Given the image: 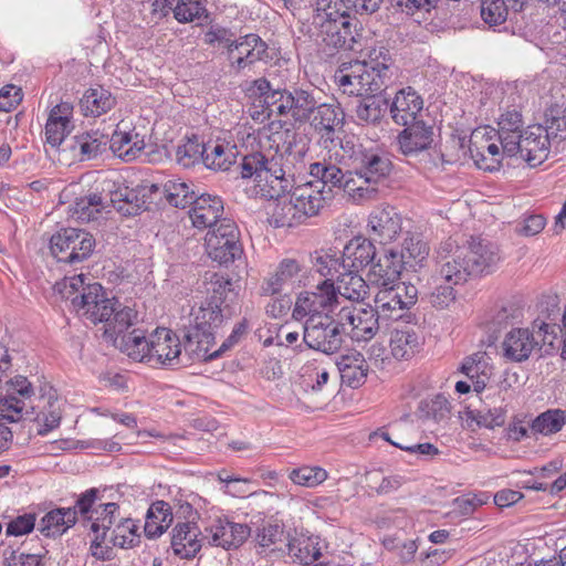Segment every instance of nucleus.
<instances>
[{
  "label": "nucleus",
  "mask_w": 566,
  "mask_h": 566,
  "mask_svg": "<svg viewBox=\"0 0 566 566\" xmlns=\"http://www.w3.org/2000/svg\"><path fill=\"white\" fill-rule=\"evenodd\" d=\"M296 138V133L286 130L283 144L274 151H252L241 158V177L252 179L262 198H277L292 190L295 175L305 169L306 148Z\"/></svg>",
  "instance_id": "nucleus-1"
},
{
  "label": "nucleus",
  "mask_w": 566,
  "mask_h": 566,
  "mask_svg": "<svg viewBox=\"0 0 566 566\" xmlns=\"http://www.w3.org/2000/svg\"><path fill=\"white\" fill-rule=\"evenodd\" d=\"M101 501H96L91 518L90 530L95 534L91 542L90 551L98 560L112 558V547L103 546L111 531L109 542L122 549H130L139 546L142 535L137 521L120 515L119 505L115 502H105V490Z\"/></svg>",
  "instance_id": "nucleus-2"
},
{
  "label": "nucleus",
  "mask_w": 566,
  "mask_h": 566,
  "mask_svg": "<svg viewBox=\"0 0 566 566\" xmlns=\"http://www.w3.org/2000/svg\"><path fill=\"white\" fill-rule=\"evenodd\" d=\"M250 91L260 99L268 116L289 117L300 125L311 120L319 95L315 87H280L265 77L254 80Z\"/></svg>",
  "instance_id": "nucleus-3"
},
{
  "label": "nucleus",
  "mask_w": 566,
  "mask_h": 566,
  "mask_svg": "<svg viewBox=\"0 0 566 566\" xmlns=\"http://www.w3.org/2000/svg\"><path fill=\"white\" fill-rule=\"evenodd\" d=\"M350 15L331 0H316L313 24L321 50L333 56L340 51H355L360 34Z\"/></svg>",
  "instance_id": "nucleus-4"
},
{
  "label": "nucleus",
  "mask_w": 566,
  "mask_h": 566,
  "mask_svg": "<svg viewBox=\"0 0 566 566\" xmlns=\"http://www.w3.org/2000/svg\"><path fill=\"white\" fill-rule=\"evenodd\" d=\"M349 166L348 179L345 180V192L358 201L376 198L378 185L392 170V163L388 156L374 148L355 153L354 161Z\"/></svg>",
  "instance_id": "nucleus-5"
},
{
  "label": "nucleus",
  "mask_w": 566,
  "mask_h": 566,
  "mask_svg": "<svg viewBox=\"0 0 566 566\" xmlns=\"http://www.w3.org/2000/svg\"><path fill=\"white\" fill-rule=\"evenodd\" d=\"M234 308L219 307L216 304L200 302L191 310V324L185 335V356L190 360L207 361L214 345L217 329L230 319Z\"/></svg>",
  "instance_id": "nucleus-6"
},
{
  "label": "nucleus",
  "mask_w": 566,
  "mask_h": 566,
  "mask_svg": "<svg viewBox=\"0 0 566 566\" xmlns=\"http://www.w3.org/2000/svg\"><path fill=\"white\" fill-rule=\"evenodd\" d=\"M559 334L564 345V325L559 326L536 318L532 323V328H513L506 334L502 343L503 355L511 361L522 363L528 359L534 350H541L543 346L554 348Z\"/></svg>",
  "instance_id": "nucleus-7"
},
{
  "label": "nucleus",
  "mask_w": 566,
  "mask_h": 566,
  "mask_svg": "<svg viewBox=\"0 0 566 566\" xmlns=\"http://www.w3.org/2000/svg\"><path fill=\"white\" fill-rule=\"evenodd\" d=\"M103 491L91 488L81 493L71 507H55L50 510L40 521L38 531L48 538L61 537L66 531L73 527L81 515L85 521L91 522L96 501H101Z\"/></svg>",
  "instance_id": "nucleus-8"
},
{
  "label": "nucleus",
  "mask_w": 566,
  "mask_h": 566,
  "mask_svg": "<svg viewBox=\"0 0 566 566\" xmlns=\"http://www.w3.org/2000/svg\"><path fill=\"white\" fill-rule=\"evenodd\" d=\"M336 308V296L333 279L321 280L312 290L300 292L293 304L292 318L310 322L324 315H331Z\"/></svg>",
  "instance_id": "nucleus-9"
},
{
  "label": "nucleus",
  "mask_w": 566,
  "mask_h": 566,
  "mask_svg": "<svg viewBox=\"0 0 566 566\" xmlns=\"http://www.w3.org/2000/svg\"><path fill=\"white\" fill-rule=\"evenodd\" d=\"M96 242L93 234L77 228H63L50 239V250L57 262L70 265L78 264L87 260Z\"/></svg>",
  "instance_id": "nucleus-10"
},
{
  "label": "nucleus",
  "mask_w": 566,
  "mask_h": 566,
  "mask_svg": "<svg viewBox=\"0 0 566 566\" xmlns=\"http://www.w3.org/2000/svg\"><path fill=\"white\" fill-rule=\"evenodd\" d=\"M345 328L340 316L324 315L303 324V342L311 349L326 355L337 353L344 344Z\"/></svg>",
  "instance_id": "nucleus-11"
},
{
  "label": "nucleus",
  "mask_w": 566,
  "mask_h": 566,
  "mask_svg": "<svg viewBox=\"0 0 566 566\" xmlns=\"http://www.w3.org/2000/svg\"><path fill=\"white\" fill-rule=\"evenodd\" d=\"M248 527L256 552L275 557H285L286 551L280 545L287 539L285 525L275 516H266L261 512L251 515Z\"/></svg>",
  "instance_id": "nucleus-12"
},
{
  "label": "nucleus",
  "mask_w": 566,
  "mask_h": 566,
  "mask_svg": "<svg viewBox=\"0 0 566 566\" xmlns=\"http://www.w3.org/2000/svg\"><path fill=\"white\" fill-rule=\"evenodd\" d=\"M240 232L237 224L230 219L222 221L206 235V250L208 255L219 264H229L240 259L243 249L239 241Z\"/></svg>",
  "instance_id": "nucleus-13"
},
{
  "label": "nucleus",
  "mask_w": 566,
  "mask_h": 566,
  "mask_svg": "<svg viewBox=\"0 0 566 566\" xmlns=\"http://www.w3.org/2000/svg\"><path fill=\"white\" fill-rule=\"evenodd\" d=\"M437 253L439 276L436 281L441 280L446 283L459 285L465 283L469 276L474 275L470 262H468L467 250L451 239L442 242Z\"/></svg>",
  "instance_id": "nucleus-14"
},
{
  "label": "nucleus",
  "mask_w": 566,
  "mask_h": 566,
  "mask_svg": "<svg viewBox=\"0 0 566 566\" xmlns=\"http://www.w3.org/2000/svg\"><path fill=\"white\" fill-rule=\"evenodd\" d=\"M560 143L557 135L551 134V125L546 120V126H530L518 138L517 155L531 167H536L547 159L551 148L558 149Z\"/></svg>",
  "instance_id": "nucleus-15"
},
{
  "label": "nucleus",
  "mask_w": 566,
  "mask_h": 566,
  "mask_svg": "<svg viewBox=\"0 0 566 566\" xmlns=\"http://www.w3.org/2000/svg\"><path fill=\"white\" fill-rule=\"evenodd\" d=\"M228 60L231 70L240 73L256 62L268 63L273 60V55L269 51L268 43L260 35L249 33L229 43Z\"/></svg>",
  "instance_id": "nucleus-16"
},
{
  "label": "nucleus",
  "mask_w": 566,
  "mask_h": 566,
  "mask_svg": "<svg viewBox=\"0 0 566 566\" xmlns=\"http://www.w3.org/2000/svg\"><path fill=\"white\" fill-rule=\"evenodd\" d=\"M250 536L248 524L234 523L227 516H217L205 526L207 545L226 551L239 548Z\"/></svg>",
  "instance_id": "nucleus-17"
},
{
  "label": "nucleus",
  "mask_w": 566,
  "mask_h": 566,
  "mask_svg": "<svg viewBox=\"0 0 566 566\" xmlns=\"http://www.w3.org/2000/svg\"><path fill=\"white\" fill-rule=\"evenodd\" d=\"M344 328L349 326L352 337L356 340H369L378 333L382 319L376 307L367 304L365 306H343L337 313Z\"/></svg>",
  "instance_id": "nucleus-18"
},
{
  "label": "nucleus",
  "mask_w": 566,
  "mask_h": 566,
  "mask_svg": "<svg viewBox=\"0 0 566 566\" xmlns=\"http://www.w3.org/2000/svg\"><path fill=\"white\" fill-rule=\"evenodd\" d=\"M148 352L146 360L154 366L174 368L184 364L181 343L177 335L167 328H157L150 335Z\"/></svg>",
  "instance_id": "nucleus-19"
},
{
  "label": "nucleus",
  "mask_w": 566,
  "mask_h": 566,
  "mask_svg": "<svg viewBox=\"0 0 566 566\" xmlns=\"http://www.w3.org/2000/svg\"><path fill=\"white\" fill-rule=\"evenodd\" d=\"M390 59L384 57V61L371 60L355 61L353 63L354 73L361 82L363 88L366 94L376 95L384 92L392 82L395 77V70L391 63H387Z\"/></svg>",
  "instance_id": "nucleus-20"
},
{
  "label": "nucleus",
  "mask_w": 566,
  "mask_h": 566,
  "mask_svg": "<svg viewBox=\"0 0 566 566\" xmlns=\"http://www.w3.org/2000/svg\"><path fill=\"white\" fill-rule=\"evenodd\" d=\"M367 229L380 244L391 243L402 232V217L392 206L376 207L369 213Z\"/></svg>",
  "instance_id": "nucleus-21"
},
{
  "label": "nucleus",
  "mask_w": 566,
  "mask_h": 566,
  "mask_svg": "<svg viewBox=\"0 0 566 566\" xmlns=\"http://www.w3.org/2000/svg\"><path fill=\"white\" fill-rule=\"evenodd\" d=\"M207 544L205 530L201 531L196 521L178 522L171 530L170 546L181 559H192Z\"/></svg>",
  "instance_id": "nucleus-22"
},
{
  "label": "nucleus",
  "mask_w": 566,
  "mask_h": 566,
  "mask_svg": "<svg viewBox=\"0 0 566 566\" xmlns=\"http://www.w3.org/2000/svg\"><path fill=\"white\" fill-rule=\"evenodd\" d=\"M80 307L76 311L93 324L108 321L115 311L117 300L109 298L106 291L99 283H92L87 286V292L80 301Z\"/></svg>",
  "instance_id": "nucleus-23"
},
{
  "label": "nucleus",
  "mask_w": 566,
  "mask_h": 566,
  "mask_svg": "<svg viewBox=\"0 0 566 566\" xmlns=\"http://www.w3.org/2000/svg\"><path fill=\"white\" fill-rule=\"evenodd\" d=\"M402 269V260L398 258V251L394 248L386 249L369 266L367 281L378 289L395 286L400 280Z\"/></svg>",
  "instance_id": "nucleus-24"
},
{
  "label": "nucleus",
  "mask_w": 566,
  "mask_h": 566,
  "mask_svg": "<svg viewBox=\"0 0 566 566\" xmlns=\"http://www.w3.org/2000/svg\"><path fill=\"white\" fill-rule=\"evenodd\" d=\"M306 268L295 259H283L275 273L262 286L268 295L280 294L285 287L305 285Z\"/></svg>",
  "instance_id": "nucleus-25"
},
{
  "label": "nucleus",
  "mask_w": 566,
  "mask_h": 566,
  "mask_svg": "<svg viewBox=\"0 0 566 566\" xmlns=\"http://www.w3.org/2000/svg\"><path fill=\"white\" fill-rule=\"evenodd\" d=\"M405 128L397 136L399 151L412 157L428 150L433 143V126L424 120L402 125Z\"/></svg>",
  "instance_id": "nucleus-26"
},
{
  "label": "nucleus",
  "mask_w": 566,
  "mask_h": 566,
  "mask_svg": "<svg viewBox=\"0 0 566 566\" xmlns=\"http://www.w3.org/2000/svg\"><path fill=\"white\" fill-rule=\"evenodd\" d=\"M343 122L344 112L339 104L324 102L319 94L314 112L311 115V120H308L307 124H310L315 132L321 134L324 144L328 142L334 143L336 127L343 125ZM325 147H327V145H325Z\"/></svg>",
  "instance_id": "nucleus-27"
},
{
  "label": "nucleus",
  "mask_w": 566,
  "mask_h": 566,
  "mask_svg": "<svg viewBox=\"0 0 566 566\" xmlns=\"http://www.w3.org/2000/svg\"><path fill=\"white\" fill-rule=\"evenodd\" d=\"M422 108L423 99L411 86L399 90L388 106L392 120L400 126L422 120Z\"/></svg>",
  "instance_id": "nucleus-28"
},
{
  "label": "nucleus",
  "mask_w": 566,
  "mask_h": 566,
  "mask_svg": "<svg viewBox=\"0 0 566 566\" xmlns=\"http://www.w3.org/2000/svg\"><path fill=\"white\" fill-rule=\"evenodd\" d=\"M461 248L467 250L474 275L493 272L501 259L497 245L481 237H471L468 244Z\"/></svg>",
  "instance_id": "nucleus-29"
},
{
  "label": "nucleus",
  "mask_w": 566,
  "mask_h": 566,
  "mask_svg": "<svg viewBox=\"0 0 566 566\" xmlns=\"http://www.w3.org/2000/svg\"><path fill=\"white\" fill-rule=\"evenodd\" d=\"M72 113L73 105L69 102H61L51 109L45 124V139L51 147H63L62 151L67 150L66 144L69 140H66V136L73 128L71 124Z\"/></svg>",
  "instance_id": "nucleus-30"
},
{
  "label": "nucleus",
  "mask_w": 566,
  "mask_h": 566,
  "mask_svg": "<svg viewBox=\"0 0 566 566\" xmlns=\"http://www.w3.org/2000/svg\"><path fill=\"white\" fill-rule=\"evenodd\" d=\"M223 202L220 197L209 193H198L191 202L190 218L198 229L217 228L222 221Z\"/></svg>",
  "instance_id": "nucleus-31"
},
{
  "label": "nucleus",
  "mask_w": 566,
  "mask_h": 566,
  "mask_svg": "<svg viewBox=\"0 0 566 566\" xmlns=\"http://www.w3.org/2000/svg\"><path fill=\"white\" fill-rule=\"evenodd\" d=\"M497 126L496 134L503 153L509 157L517 156L518 138L525 132L521 112L516 107L505 109L499 117Z\"/></svg>",
  "instance_id": "nucleus-32"
},
{
  "label": "nucleus",
  "mask_w": 566,
  "mask_h": 566,
  "mask_svg": "<svg viewBox=\"0 0 566 566\" xmlns=\"http://www.w3.org/2000/svg\"><path fill=\"white\" fill-rule=\"evenodd\" d=\"M108 143L109 136L96 129L73 136L66 148L72 151L73 159L85 161L103 155Z\"/></svg>",
  "instance_id": "nucleus-33"
},
{
  "label": "nucleus",
  "mask_w": 566,
  "mask_h": 566,
  "mask_svg": "<svg viewBox=\"0 0 566 566\" xmlns=\"http://www.w3.org/2000/svg\"><path fill=\"white\" fill-rule=\"evenodd\" d=\"M373 240L363 235L349 240L342 253L345 270L359 272L371 265L378 255Z\"/></svg>",
  "instance_id": "nucleus-34"
},
{
  "label": "nucleus",
  "mask_w": 566,
  "mask_h": 566,
  "mask_svg": "<svg viewBox=\"0 0 566 566\" xmlns=\"http://www.w3.org/2000/svg\"><path fill=\"white\" fill-rule=\"evenodd\" d=\"M342 382L352 388H358L365 384L369 365L364 355L357 350L342 355L336 361Z\"/></svg>",
  "instance_id": "nucleus-35"
},
{
  "label": "nucleus",
  "mask_w": 566,
  "mask_h": 566,
  "mask_svg": "<svg viewBox=\"0 0 566 566\" xmlns=\"http://www.w3.org/2000/svg\"><path fill=\"white\" fill-rule=\"evenodd\" d=\"M207 293L202 302L216 304L219 307L233 308L232 304L237 297L232 280L217 272H207L203 281Z\"/></svg>",
  "instance_id": "nucleus-36"
},
{
  "label": "nucleus",
  "mask_w": 566,
  "mask_h": 566,
  "mask_svg": "<svg viewBox=\"0 0 566 566\" xmlns=\"http://www.w3.org/2000/svg\"><path fill=\"white\" fill-rule=\"evenodd\" d=\"M274 200L270 212V223L276 228H291L306 221L300 207H296L291 192L280 195L277 198H268Z\"/></svg>",
  "instance_id": "nucleus-37"
},
{
  "label": "nucleus",
  "mask_w": 566,
  "mask_h": 566,
  "mask_svg": "<svg viewBox=\"0 0 566 566\" xmlns=\"http://www.w3.org/2000/svg\"><path fill=\"white\" fill-rule=\"evenodd\" d=\"M358 273L345 270L337 276V281L334 282L336 307L339 305V298L359 303L368 296L370 284Z\"/></svg>",
  "instance_id": "nucleus-38"
},
{
  "label": "nucleus",
  "mask_w": 566,
  "mask_h": 566,
  "mask_svg": "<svg viewBox=\"0 0 566 566\" xmlns=\"http://www.w3.org/2000/svg\"><path fill=\"white\" fill-rule=\"evenodd\" d=\"M158 191L163 192L170 206L179 209L190 207L197 195L195 186L182 181L180 178H171L166 180L163 185L153 184L149 187L150 193Z\"/></svg>",
  "instance_id": "nucleus-39"
},
{
  "label": "nucleus",
  "mask_w": 566,
  "mask_h": 566,
  "mask_svg": "<svg viewBox=\"0 0 566 566\" xmlns=\"http://www.w3.org/2000/svg\"><path fill=\"white\" fill-rule=\"evenodd\" d=\"M289 192L292 193L296 207H300L306 220L317 216L325 205V190L321 189L313 181L294 186Z\"/></svg>",
  "instance_id": "nucleus-40"
},
{
  "label": "nucleus",
  "mask_w": 566,
  "mask_h": 566,
  "mask_svg": "<svg viewBox=\"0 0 566 566\" xmlns=\"http://www.w3.org/2000/svg\"><path fill=\"white\" fill-rule=\"evenodd\" d=\"M469 151L478 168L485 171L500 169L501 156L505 155L495 143L489 139L483 144V136L479 140V133L474 132L470 139Z\"/></svg>",
  "instance_id": "nucleus-41"
},
{
  "label": "nucleus",
  "mask_w": 566,
  "mask_h": 566,
  "mask_svg": "<svg viewBox=\"0 0 566 566\" xmlns=\"http://www.w3.org/2000/svg\"><path fill=\"white\" fill-rule=\"evenodd\" d=\"M459 371L471 380L473 390L481 394L493 374V367L488 361L485 353L478 352L463 359Z\"/></svg>",
  "instance_id": "nucleus-42"
},
{
  "label": "nucleus",
  "mask_w": 566,
  "mask_h": 566,
  "mask_svg": "<svg viewBox=\"0 0 566 566\" xmlns=\"http://www.w3.org/2000/svg\"><path fill=\"white\" fill-rule=\"evenodd\" d=\"M116 105V97L102 85L87 88L80 99V107L84 116L99 117Z\"/></svg>",
  "instance_id": "nucleus-43"
},
{
  "label": "nucleus",
  "mask_w": 566,
  "mask_h": 566,
  "mask_svg": "<svg viewBox=\"0 0 566 566\" xmlns=\"http://www.w3.org/2000/svg\"><path fill=\"white\" fill-rule=\"evenodd\" d=\"M310 175L314 178L312 181L325 190V193H331L335 187L345 190V180L348 179V171L343 172L336 165L326 160L312 163Z\"/></svg>",
  "instance_id": "nucleus-44"
},
{
  "label": "nucleus",
  "mask_w": 566,
  "mask_h": 566,
  "mask_svg": "<svg viewBox=\"0 0 566 566\" xmlns=\"http://www.w3.org/2000/svg\"><path fill=\"white\" fill-rule=\"evenodd\" d=\"M38 400L39 403L34 407L41 410L36 413L35 420L42 424L38 429V433L45 436L60 426L62 419L61 403L55 392H52V388H50L48 396L42 395Z\"/></svg>",
  "instance_id": "nucleus-45"
},
{
  "label": "nucleus",
  "mask_w": 566,
  "mask_h": 566,
  "mask_svg": "<svg viewBox=\"0 0 566 566\" xmlns=\"http://www.w3.org/2000/svg\"><path fill=\"white\" fill-rule=\"evenodd\" d=\"M174 515L171 506L165 501L154 502L146 513L144 533L147 538L159 537L171 525Z\"/></svg>",
  "instance_id": "nucleus-46"
},
{
  "label": "nucleus",
  "mask_w": 566,
  "mask_h": 566,
  "mask_svg": "<svg viewBox=\"0 0 566 566\" xmlns=\"http://www.w3.org/2000/svg\"><path fill=\"white\" fill-rule=\"evenodd\" d=\"M429 251V245L420 233L407 231L398 258H401L403 266H422Z\"/></svg>",
  "instance_id": "nucleus-47"
},
{
  "label": "nucleus",
  "mask_w": 566,
  "mask_h": 566,
  "mask_svg": "<svg viewBox=\"0 0 566 566\" xmlns=\"http://www.w3.org/2000/svg\"><path fill=\"white\" fill-rule=\"evenodd\" d=\"M150 336L147 338L145 332L140 328H134L129 333H124L112 342V344L127 354L135 360H146L149 354Z\"/></svg>",
  "instance_id": "nucleus-48"
},
{
  "label": "nucleus",
  "mask_w": 566,
  "mask_h": 566,
  "mask_svg": "<svg viewBox=\"0 0 566 566\" xmlns=\"http://www.w3.org/2000/svg\"><path fill=\"white\" fill-rule=\"evenodd\" d=\"M374 302L376 310L385 321L399 319L402 317V312L408 310L394 285L380 287Z\"/></svg>",
  "instance_id": "nucleus-49"
},
{
  "label": "nucleus",
  "mask_w": 566,
  "mask_h": 566,
  "mask_svg": "<svg viewBox=\"0 0 566 566\" xmlns=\"http://www.w3.org/2000/svg\"><path fill=\"white\" fill-rule=\"evenodd\" d=\"M137 319V312L129 307L123 306L118 301L115 311L108 321H104V337L113 342L132 327Z\"/></svg>",
  "instance_id": "nucleus-50"
},
{
  "label": "nucleus",
  "mask_w": 566,
  "mask_h": 566,
  "mask_svg": "<svg viewBox=\"0 0 566 566\" xmlns=\"http://www.w3.org/2000/svg\"><path fill=\"white\" fill-rule=\"evenodd\" d=\"M136 140L127 132L115 130L109 137L107 149L124 161H132L143 151L144 140L138 139V134H135Z\"/></svg>",
  "instance_id": "nucleus-51"
},
{
  "label": "nucleus",
  "mask_w": 566,
  "mask_h": 566,
  "mask_svg": "<svg viewBox=\"0 0 566 566\" xmlns=\"http://www.w3.org/2000/svg\"><path fill=\"white\" fill-rule=\"evenodd\" d=\"M566 423V411L548 409L531 420L530 430L533 437L551 436L559 432Z\"/></svg>",
  "instance_id": "nucleus-52"
},
{
  "label": "nucleus",
  "mask_w": 566,
  "mask_h": 566,
  "mask_svg": "<svg viewBox=\"0 0 566 566\" xmlns=\"http://www.w3.org/2000/svg\"><path fill=\"white\" fill-rule=\"evenodd\" d=\"M286 555L293 558V562L310 565L321 556V549L317 543L311 537H287L285 545Z\"/></svg>",
  "instance_id": "nucleus-53"
},
{
  "label": "nucleus",
  "mask_w": 566,
  "mask_h": 566,
  "mask_svg": "<svg viewBox=\"0 0 566 566\" xmlns=\"http://www.w3.org/2000/svg\"><path fill=\"white\" fill-rule=\"evenodd\" d=\"M420 342L418 334L411 329H396L391 333L390 350L398 359H410L419 349Z\"/></svg>",
  "instance_id": "nucleus-54"
},
{
  "label": "nucleus",
  "mask_w": 566,
  "mask_h": 566,
  "mask_svg": "<svg viewBox=\"0 0 566 566\" xmlns=\"http://www.w3.org/2000/svg\"><path fill=\"white\" fill-rule=\"evenodd\" d=\"M389 103L386 98L370 95L358 101L355 114L358 120L368 125H378L388 111Z\"/></svg>",
  "instance_id": "nucleus-55"
},
{
  "label": "nucleus",
  "mask_w": 566,
  "mask_h": 566,
  "mask_svg": "<svg viewBox=\"0 0 566 566\" xmlns=\"http://www.w3.org/2000/svg\"><path fill=\"white\" fill-rule=\"evenodd\" d=\"M203 164L213 170H228L235 163L237 147H228L223 144L206 145Z\"/></svg>",
  "instance_id": "nucleus-56"
},
{
  "label": "nucleus",
  "mask_w": 566,
  "mask_h": 566,
  "mask_svg": "<svg viewBox=\"0 0 566 566\" xmlns=\"http://www.w3.org/2000/svg\"><path fill=\"white\" fill-rule=\"evenodd\" d=\"M506 410L503 407H495L489 409H468L465 411V422L468 428H472V424L478 427H484L488 429H494L502 427L505 423Z\"/></svg>",
  "instance_id": "nucleus-57"
},
{
  "label": "nucleus",
  "mask_w": 566,
  "mask_h": 566,
  "mask_svg": "<svg viewBox=\"0 0 566 566\" xmlns=\"http://www.w3.org/2000/svg\"><path fill=\"white\" fill-rule=\"evenodd\" d=\"M104 209L103 197L99 193H90L76 198L72 206V216L82 222H90L97 219Z\"/></svg>",
  "instance_id": "nucleus-58"
},
{
  "label": "nucleus",
  "mask_w": 566,
  "mask_h": 566,
  "mask_svg": "<svg viewBox=\"0 0 566 566\" xmlns=\"http://www.w3.org/2000/svg\"><path fill=\"white\" fill-rule=\"evenodd\" d=\"M313 266L317 273L324 279H332L339 270L345 271V262H343V255L329 251H315L311 255Z\"/></svg>",
  "instance_id": "nucleus-59"
},
{
  "label": "nucleus",
  "mask_w": 566,
  "mask_h": 566,
  "mask_svg": "<svg viewBox=\"0 0 566 566\" xmlns=\"http://www.w3.org/2000/svg\"><path fill=\"white\" fill-rule=\"evenodd\" d=\"M29 409L34 413L35 407L25 402L24 399L8 394L0 396V421L17 422L29 413Z\"/></svg>",
  "instance_id": "nucleus-60"
},
{
  "label": "nucleus",
  "mask_w": 566,
  "mask_h": 566,
  "mask_svg": "<svg viewBox=\"0 0 566 566\" xmlns=\"http://www.w3.org/2000/svg\"><path fill=\"white\" fill-rule=\"evenodd\" d=\"M206 151V145L200 143L198 137L193 135L177 146L176 160L182 167L189 168L200 160L203 161Z\"/></svg>",
  "instance_id": "nucleus-61"
},
{
  "label": "nucleus",
  "mask_w": 566,
  "mask_h": 566,
  "mask_svg": "<svg viewBox=\"0 0 566 566\" xmlns=\"http://www.w3.org/2000/svg\"><path fill=\"white\" fill-rule=\"evenodd\" d=\"M90 283H85L83 274L65 277L61 283H57V290L62 297L70 301L75 311L80 307V301L86 294Z\"/></svg>",
  "instance_id": "nucleus-62"
},
{
  "label": "nucleus",
  "mask_w": 566,
  "mask_h": 566,
  "mask_svg": "<svg viewBox=\"0 0 566 566\" xmlns=\"http://www.w3.org/2000/svg\"><path fill=\"white\" fill-rule=\"evenodd\" d=\"M98 193L103 197L104 208L112 206L119 212V206L124 205V199L133 196V189L122 182L106 179L101 184Z\"/></svg>",
  "instance_id": "nucleus-63"
},
{
  "label": "nucleus",
  "mask_w": 566,
  "mask_h": 566,
  "mask_svg": "<svg viewBox=\"0 0 566 566\" xmlns=\"http://www.w3.org/2000/svg\"><path fill=\"white\" fill-rule=\"evenodd\" d=\"M209 13L200 0H178L174 7V18L179 23H188L195 20L208 19Z\"/></svg>",
  "instance_id": "nucleus-64"
}]
</instances>
